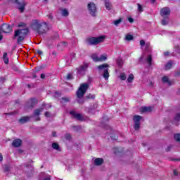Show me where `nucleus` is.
Instances as JSON below:
<instances>
[{
    "label": "nucleus",
    "mask_w": 180,
    "mask_h": 180,
    "mask_svg": "<svg viewBox=\"0 0 180 180\" xmlns=\"http://www.w3.org/2000/svg\"><path fill=\"white\" fill-rule=\"evenodd\" d=\"M60 45L62 46V47H66V46H67V42H65V41L61 42V43H60Z\"/></svg>",
    "instance_id": "680f3d73"
},
{
    "label": "nucleus",
    "mask_w": 180,
    "mask_h": 180,
    "mask_svg": "<svg viewBox=\"0 0 180 180\" xmlns=\"http://www.w3.org/2000/svg\"><path fill=\"white\" fill-rule=\"evenodd\" d=\"M91 58L93 59L94 61H95L96 63H98L100 61V58L99 57H98V55L94 53L91 55Z\"/></svg>",
    "instance_id": "393cba45"
},
{
    "label": "nucleus",
    "mask_w": 180,
    "mask_h": 180,
    "mask_svg": "<svg viewBox=\"0 0 180 180\" xmlns=\"http://www.w3.org/2000/svg\"><path fill=\"white\" fill-rule=\"evenodd\" d=\"M52 148L53 150H56V151H61V148H60V145L57 143H53L51 145Z\"/></svg>",
    "instance_id": "6ab92c4d"
},
{
    "label": "nucleus",
    "mask_w": 180,
    "mask_h": 180,
    "mask_svg": "<svg viewBox=\"0 0 180 180\" xmlns=\"http://www.w3.org/2000/svg\"><path fill=\"white\" fill-rule=\"evenodd\" d=\"M65 139L68 141H71V139H72V137L71 136L70 134H65Z\"/></svg>",
    "instance_id": "f704fd0d"
},
{
    "label": "nucleus",
    "mask_w": 180,
    "mask_h": 180,
    "mask_svg": "<svg viewBox=\"0 0 180 180\" xmlns=\"http://www.w3.org/2000/svg\"><path fill=\"white\" fill-rule=\"evenodd\" d=\"M128 20H129V23H133L134 22V19H133V18H131V17H129L128 18Z\"/></svg>",
    "instance_id": "13d9d810"
},
{
    "label": "nucleus",
    "mask_w": 180,
    "mask_h": 180,
    "mask_svg": "<svg viewBox=\"0 0 180 180\" xmlns=\"http://www.w3.org/2000/svg\"><path fill=\"white\" fill-rule=\"evenodd\" d=\"M171 15V9L169 7H164L160 10V16L167 18Z\"/></svg>",
    "instance_id": "1a4fd4ad"
},
{
    "label": "nucleus",
    "mask_w": 180,
    "mask_h": 180,
    "mask_svg": "<svg viewBox=\"0 0 180 180\" xmlns=\"http://www.w3.org/2000/svg\"><path fill=\"white\" fill-rule=\"evenodd\" d=\"M139 64H144L146 63V53H143L139 59Z\"/></svg>",
    "instance_id": "412c9836"
},
{
    "label": "nucleus",
    "mask_w": 180,
    "mask_h": 180,
    "mask_svg": "<svg viewBox=\"0 0 180 180\" xmlns=\"http://www.w3.org/2000/svg\"><path fill=\"white\" fill-rule=\"evenodd\" d=\"M13 1L15 4L17 9H19L21 13L25 12L26 5H27L25 0H13Z\"/></svg>",
    "instance_id": "0eeeda50"
},
{
    "label": "nucleus",
    "mask_w": 180,
    "mask_h": 180,
    "mask_svg": "<svg viewBox=\"0 0 180 180\" xmlns=\"http://www.w3.org/2000/svg\"><path fill=\"white\" fill-rule=\"evenodd\" d=\"M103 164V160L101 158H98L94 160V165L99 166Z\"/></svg>",
    "instance_id": "2eb2a0df"
},
{
    "label": "nucleus",
    "mask_w": 180,
    "mask_h": 180,
    "mask_svg": "<svg viewBox=\"0 0 180 180\" xmlns=\"http://www.w3.org/2000/svg\"><path fill=\"white\" fill-rule=\"evenodd\" d=\"M133 39H134V37H133V35L127 34L124 40H127V41H131V40H133Z\"/></svg>",
    "instance_id": "a878e982"
},
{
    "label": "nucleus",
    "mask_w": 180,
    "mask_h": 180,
    "mask_svg": "<svg viewBox=\"0 0 180 180\" xmlns=\"http://www.w3.org/2000/svg\"><path fill=\"white\" fill-rule=\"evenodd\" d=\"M146 61H147L149 67H151L153 65V56H151V55H148V58L146 59Z\"/></svg>",
    "instance_id": "aec40b11"
},
{
    "label": "nucleus",
    "mask_w": 180,
    "mask_h": 180,
    "mask_svg": "<svg viewBox=\"0 0 180 180\" xmlns=\"http://www.w3.org/2000/svg\"><path fill=\"white\" fill-rule=\"evenodd\" d=\"M66 79H68V81H70V79H74V76H72V73H68L66 76Z\"/></svg>",
    "instance_id": "e433bc0d"
},
{
    "label": "nucleus",
    "mask_w": 180,
    "mask_h": 180,
    "mask_svg": "<svg viewBox=\"0 0 180 180\" xmlns=\"http://www.w3.org/2000/svg\"><path fill=\"white\" fill-rule=\"evenodd\" d=\"M172 68V62L169 61L165 65V70H171Z\"/></svg>",
    "instance_id": "7c9ffc66"
},
{
    "label": "nucleus",
    "mask_w": 180,
    "mask_h": 180,
    "mask_svg": "<svg viewBox=\"0 0 180 180\" xmlns=\"http://www.w3.org/2000/svg\"><path fill=\"white\" fill-rule=\"evenodd\" d=\"M98 70L101 74H103V78L109 79V64L103 63L98 66Z\"/></svg>",
    "instance_id": "20e7f679"
},
{
    "label": "nucleus",
    "mask_w": 180,
    "mask_h": 180,
    "mask_svg": "<svg viewBox=\"0 0 180 180\" xmlns=\"http://www.w3.org/2000/svg\"><path fill=\"white\" fill-rule=\"evenodd\" d=\"M26 26V24L25 22H20L18 24V27H25Z\"/></svg>",
    "instance_id": "603ef678"
},
{
    "label": "nucleus",
    "mask_w": 180,
    "mask_h": 180,
    "mask_svg": "<svg viewBox=\"0 0 180 180\" xmlns=\"http://www.w3.org/2000/svg\"><path fill=\"white\" fill-rule=\"evenodd\" d=\"M162 81L163 82L167 83L168 85L171 86V82H169V79H168V77L165 76L162 77Z\"/></svg>",
    "instance_id": "2f4dec72"
},
{
    "label": "nucleus",
    "mask_w": 180,
    "mask_h": 180,
    "mask_svg": "<svg viewBox=\"0 0 180 180\" xmlns=\"http://www.w3.org/2000/svg\"><path fill=\"white\" fill-rule=\"evenodd\" d=\"M28 33L29 29L27 28L17 30L14 32L13 39H16V37H18L17 44H20V42L25 40V38L26 37Z\"/></svg>",
    "instance_id": "f03ea898"
},
{
    "label": "nucleus",
    "mask_w": 180,
    "mask_h": 180,
    "mask_svg": "<svg viewBox=\"0 0 180 180\" xmlns=\"http://www.w3.org/2000/svg\"><path fill=\"white\" fill-rule=\"evenodd\" d=\"M120 79H122V81H124V79H126V74L121 73L120 75Z\"/></svg>",
    "instance_id": "37998d69"
},
{
    "label": "nucleus",
    "mask_w": 180,
    "mask_h": 180,
    "mask_svg": "<svg viewBox=\"0 0 180 180\" xmlns=\"http://www.w3.org/2000/svg\"><path fill=\"white\" fill-rule=\"evenodd\" d=\"M134 79V75L133 74H130L129 77L127 78V81L129 84L133 82V80Z\"/></svg>",
    "instance_id": "c756f323"
},
{
    "label": "nucleus",
    "mask_w": 180,
    "mask_h": 180,
    "mask_svg": "<svg viewBox=\"0 0 180 180\" xmlns=\"http://www.w3.org/2000/svg\"><path fill=\"white\" fill-rule=\"evenodd\" d=\"M53 137H57V134L56 132H52Z\"/></svg>",
    "instance_id": "338daca9"
},
{
    "label": "nucleus",
    "mask_w": 180,
    "mask_h": 180,
    "mask_svg": "<svg viewBox=\"0 0 180 180\" xmlns=\"http://www.w3.org/2000/svg\"><path fill=\"white\" fill-rule=\"evenodd\" d=\"M140 45L141 47H144L146 46V41L144 40H141Z\"/></svg>",
    "instance_id": "09e8293b"
},
{
    "label": "nucleus",
    "mask_w": 180,
    "mask_h": 180,
    "mask_svg": "<svg viewBox=\"0 0 180 180\" xmlns=\"http://www.w3.org/2000/svg\"><path fill=\"white\" fill-rule=\"evenodd\" d=\"M141 112L142 113H146V112H151V107H141Z\"/></svg>",
    "instance_id": "4be33fe9"
},
{
    "label": "nucleus",
    "mask_w": 180,
    "mask_h": 180,
    "mask_svg": "<svg viewBox=\"0 0 180 180\" xmlns=\"http://www.w3.org/2000/svg\"><path fill=\"white\" fill-rule=\"evenodd\" d=\"M43 110H44V107H41L39 109L34 110V115L39 116L40 115V113H41V112H43Z\"/></svg>",
    "instance_id": "a211bd4d"
},
{
    "label": "nucleus",
    "mask_w": 180,
    "mask_h": 180,
    "mask_svg": "<svg viewBox=\"0 0 180 180\" xmlns=\"http://www.w3.org/2000/svg\"><path fill=\"white\" fill-rule=\"evenodd\" d=\"M37 103V100L36 98H32L29 102H28V106L29 108H34L36 104Z\"/></svg>",
    "instance_id": "ddd939ff"
},
{
    "label": "nucleus",
    "mask_w": 180,
    "mask_h": 180,
    "mask_svg": "<svg viewBox=\"0 0 180 180\" xmlns=\"http://www.w3.org/2000/svg\"><path fill=\"white\" fill-rule=\"evenodd\" d=\"M13 147L18 148L22 146V140L20 139H17L13 141L12 143Z\"/></svg>",
    "instance_id": "f8f14e48"
},
{
    "label": "nucleus",
    "mask_w": 180,
    "mask_h": 180,
    "mask_svg": "<svg viewBox=\"0 0 180 180\" xmlns=\"http://www.w3.org/2000/svg\"><path fill=\"white\" fill-rule=\"evenodd\" d=\"M45 116H46V117H51V114L50 113V112L46 111V112H45Z\"/></svg>",
    "instance_id": "864d4df0"
},
{
    "label": "nucleus",
    "mask_w": 180,
    "mask_h": 180,
    "mask_svg": "<svg viewBox=\"0 0 180 180\" xmlns=\"http://www.w3.org/2000/svg\"><path fill=\"white\" fill-rule=\"evenodd\" d=\"M11 171V167L9 166H6L4 167V172H9Z\"/></svg>",
    "instance_id": "de8ad7c7"
},
{
    "label": "nucleus",
    "mask_w": 180,
    "mask_h": 180,
    "mask_svg": "<svg viewBox=\"0 0 180 180\" xmlns=\"http://www.w3.org/2000/svg\"><path fill=\"white\" fill-rule=\"evenodd\" d=\"M70 113L72 115V116H73V117H75V119H76L77 120H79V121H82L84 120V118L82 117V115H81V114H78L77 112H75V111H70Z\"/></svg>",
    "instance_id": "9b49d317"
},
{
    "label": "nucleus",
    "mask_w": 180,
    "mask_h": 180,
    "mask_svg": "<svg viewBox=\"0 0 180 180\" xmlns=\"http://www.w3.org/2000/svg\"><path fill=\"white\" fill-rule=\"evenodd\" d=\"M88 88H89V85L88 84L84 83L83 84H81L76 93L77 98H82V96L85 95V93L86 92V91H88Z\"/></svg>",
    "instance_id": "423d86ee"
},
{
    "label": "nucleus",
    "mask_w": 180,
    "mask_h": 180,
    "mask_svg": "<svg viewBox=\"0 0 180 180\" xmlns=\"http://www.w3.org/2000/svg\"><path fill=\"white\" fill-rule=\"evenodd\" d=\"M105 6L107 11H110V9H112V3L110 2V0H105Z\"/></svg>",
    "instance_id": "4468645a"
},
{
    "label": "nucleus",
    "mask_w": 180,
    "mask_h": 180,
    "mask_svg": "<svg viewBox=\"0 0 180 180\" xmlns=\"http://www.w3.org/2000/svg\"><path fill=\"white\" fill-rule=\"evenodd\" d=\"M105 40L104 36H100L98 37H92L86 39V43L88 46H97L99 43H102Z\"/></svg>",
    "instance_id": "7ed1b4c3"
},
{
    "label": "nucleus",
    "mask_w": 180,
    "mask_h": 180,
    "mask_svg": "<svg viewBox=\"0 0 180 180\" xmlns=\"http://www.w3.org/2000/svg\"><path fill=\"white\" fill-rule=\"evenodd\" d=\"M72 129L74 131H78V130H81V129H82V127H81V125H79V126L74 125L72 127Z\"/></svg>",
    "instance_id": "72a5a7b5"
},
{
    "label": "nucleus",
    "mask_w": 180,
    "mask_h": 180,
    "mask_svg": "<svg viewBox=\"0 0 180 180\" xmlns=\"http://www.w3.org/2000/svg\"><path fill=\"white\" fill-rule=\"evenodd\" d=\"M30 119V117H23L19 120V122L21 123L22 124H23L25 123H27V122H29Z\"/></svg>",
    "instance_id": "dca6fc26"
},
{
    "label": "nucleus",
    "mask_w": 180,
    "mask_h": 180,
    "mask_svg": "<svg viewBox=\"0 0 180 180\" xmlns=\"http://www.w3.org/2000/svg\"><path fill=\"white\" fill-rule=\"evenodd\" d=\"M134 128L135 130H139L140 129V122H134Z\"/></svg>",
    "instance_id": "c9c22d12"
},
{
    "label": "nucleus",
    "mask_w": 180,
    "mask_h": 180,
    "mask_svg": "<svg viewBox=\"0 0 180 180\" xmlns=\"http://www.w3.org/2000/svg\"><path fill=\"white\" fill-rule=\"evenodd\" d=\"M2 27H0V41L4 39V36L2 35Z\"/></svg>",
    "instance_id": "8fccbe9b"
},
{
    "label": "nucleus",
    "mask_w": 180,
    "mask_h": 180,
    "mask_svg": "<svg viewBox=\"0 0 180 180\" xmlns=\"http://www.w3.org/2000/svg\"><path fill=\"white\" fill-rule=\"evenodd\" d=\"M101 124H102L103 127H104V129H105L106 130H109V129H110V127H109V125L103 123V122H101Z\"/></svg>",
    "instance_id": "79ce46f5"
},
{
    "label": "nucleus",
    "mask_w": 180,
    "mask_h": 180,
    "mask_svg": "<svg viewBox=\"0 0 180 180\" xmlns=\"http://www.w3.org/2000/svg\"><path fill=\"white\" fill-rule=\"evenodd\" d=\"M60 96H61V94H60V93L58 92L55 93V98H60Z\"/></svg>",
    "instance_id": "052dcab7"
},
{
    "label": "nucleus",
    "mask_w": 180,
    "mask_h": 180,
    "mask_svg": "<svg viewBox=\"0 0 180 180\" xmlns=\"http://www.w3.org/2000/svg\"><path fill=\"white\" fill-rule=\"evenodd\" d=\"M89 67V63H84L76 68L77 77H84L86 74V71Z\"/></svg>",
    "instance_id": "39448f33"
},
{
    "label": "nucleus",
    "mask_w": 180,
    "mask_h": 180,
    "mask_svg": "<svg viewBox=\"0 0 180 180\" xmlns=\"http://www.w3.org/2000/svg\"><path fill=\"white\" fill-rule=\"evenodd\" d=\"M150 44L149 43H146L145 44V51H150Z\"/></svg>",
    "instance_id": "58836bf2"
},
{
    "label": "nucleus",
    "mask_w": 180,
    "mask_h": 180,
    "mask_svg": "<svg viewBox=\"0 0 180 180\" xmlns=\"http://www.w3.org/2000/svg\"><path fill=\"white\" fill-rule=\"evenodd\" d=\"M174 120L176 122H179V120H180V112H178L177 114H176V115L174 116Z\"/></svg>",
    "instance_id": "ea45409f"
},
{
    "label": "nucleus",
    "mask_w": 180,
    "mask_h": 180,
    "mask_svg": "<svg viewBox=\"0 0 180 180\" xmlns=\"http://www.w3.org/2000/svg\"><path fill=\"white\" fill-rule=\"evenodd\" d=\"M61 13H62V16H65V17H67L68 16V15H70V13H68V10L65 8L61 11Z\"/></svg>",
    "instance_id": "bb28decb"
},
{
    "label": "nucleus",
    "mask_w": 180,
    "mask_h": 180,
    "mask_svg": "<svg viewBox=\"0 0 180 180\" xmlns=\"http://www.w3.org/2000/svg\"><path fill=\"white\" fill-rule=\"evenodd\" d=\"M41 78L42 79H44V78H46V75H44V74H41Z\"/></svg>",
    "instance_id": "0e129e2a"
},
{
    "label": "nucleus",
    "mask_w": 180,
    "mask_h": 180,
    "mask_svg": "<svg viewBox=\"0 0 180 180\" xmlns=\"http://www.w3.org/2000/svg\"><path fill=\"white\" fill-rule=\"evenodd\" d=\"M174 50L176 53H179V46H174Z\"/></svg>",
    "instance_id": "4d7b16f0"
},
{
    "label": "nucleus",
    "mask_w": 180,
    "mask_h": 180,
    "mask_svg": "<svg viewBox=\"0 0 180 180\" xmlns=\"http://www.w3.org/2000/svg\"><path fill=\"white\" fill-rule=\"evenodd\" d=\"M89 113H95V110L92 108H89Z\"/></svg>",
    "instance_id": "6e6d98bb"
},
{
    "label": "nucleus",
    "mask_w": 180,
    "mask_h": 180,
    "mask_svg": "<svg viewBox=\"0 0 180 180\" xmlns=\"http://www.w3.org/2000/svg\"><path fill=\"white\" fill-rule=\"evenodd\" d=\"M58 37H59L58 34V33H56L55 35H53V36L51 37V39H52V40H56V39H58Z\"/></svg>",
    "instance_id": "49530a36"
},
{
    "label": "nucleus",
    "mask_w": 180,
    "mask_h": 180,
    "mask_svg": "<svg viewBox=\"0 0 180 180\" xmlns=\"http://www.w3.org/2000/svg\"><path fill=\"white\" fill-rule=\"evenodd\" d=\"M86 99H95V95L94 94H89L86 96Z\"/></svg>",
    "instance_id": "a19ab883"
},
{
    "label": "nucleus",
    "mask_w": 180,
    "mask_h": 180,
    "mask_svg": "<svg viewBox=\"0 0 180 180\" xmlns=\"http://www.w3.org/2000/svg\"><path fill=\"white\" fill-rule=\"evenodd\" d=\"M123 20L122 19V18H120V19H118V20H115L114 22H113V23H114V25H115V26H119V25H120V23H122V21Z\"/></svg>",
    "instance_id": "473e14b6"
},
{
    "label": "nucleus",
    "mask_w": 180,
    "mask_h": 180,
    "mask_svg": "<svg viewBox=\"0 0 180 180\" xmlns=\"http://www.w3.org/2000/svg\"><path fill=\"white\" fill-rule=\"evenodd\" d=\"M173 174L174 175V176H178V175H179V174L178 173V171H176V169L173 170Z\"/></svg>",
    "instance_id": "5fc2aeb1"
},
{
    "label": "nucleus",
    "mask_w": 180,
    "mask_h": 180,
    "mask_svg": "<svg viewBox=\"0 0 180 180\" xmlns=\"http://www.w3.org/2000/svg\"><path fill=\"white\" fill-rule=\"evenodd\" d=\"M37 54H39V56L43 55V51H41V50L37 51Z\"/></svg>",
    "instance_id": "e2e57ef3"
},
{
    "label": "nucleus",
    "mask_w": 180,
    "mask_h": 180,
    "mask_svg": "<svg viewBox=\"0 0 180 180\" xmlns=\"http://www.w3.org/2000/svg\"><path fill=\"white\" fill-rule=\"evenodd\" d=\"M31 29L37 33V34H46L50 30V25L44 21L40 20H33L31 22Z\"/></svg>",
    "instance_id": "f257e3e1"
},
{
    "label": "nucleus",
    "mask_w": 180,
    "mask_h": 180,
    "mask_svg": "<svg viewBox=\"0 0 180 180\" xmlns=\"http://www.w3.org/2000/svg\"><path fill=\"white\" fill-rule=\"evenodd\" d=\"M169 23V18L168 16L163 17V19L162 20V25L163 26H167Z\"/></svg>",
    "instance_id": "f3484780"
},
{
    "label": "nucleus",
    "mask_w": 180,
    "mask_h": 180,
    "mask_svg": "<svg viewBox=\"0 0 180 180\" xmlns=\"http://www.w3.org/2000/svg\"><path fill=\"white\" fill-rule=\"evenodd\" d=\"M4 160V157L2 156V154L0 153V161H3Z\"/></svg>",
    "instance_id": "774afa93"
},
{
    "label": "nucleus",
    "mask_w": 180,
    "mask_h": 180,
    "mask_svg": "<svg viewBox=\"0 0 180 180\" xmlns=\"http://www.w3.org/2000/svg\"><path fill=\"white\" fill-rule=\"evenodd\" d=\"M174 139L176 140V141L180 143V134H174Z\"/></svg>",
    "instance_id": "4c0bfd02"
},
{
    "label": "nucleus",
    "mask_w": 180,
    "mask_h": 180,
    "mask_svg": "<svg viewBox=\"0 0 180 180\" xmlns=\"http://www.w3.org/2000/svg\"><path fill=\"white\" fill-rule=\"evenodd\" d=\"M139 12H143V6L140 4H137Z\"/></svg>",
    "instance_id": "a18cd8bd"
},
{
    "label": "nucleus",
    "mask_w": 180,
    "mask_h": 180,
    "mask_svg": "<svg viewBox=\"0 0 180 180\" xmlns=\"http://www.w3.org/2000/svg\"><path fill=\"white\" fill-rule=\"evenodd\" d=\"M100 61H105L108 57L105 55H101L100 57Z\"/></svg>",
    "instance_id": "c03bdc74"
},
{
    "label": "nucleus",
    "mask_w": 180,
    "mask_h": 180,
    "mask_svg": "<svg viewBox=\"0 0 180 180\" xmlns=\"http://www.w3.org/2000/svg\"><path fill=\"white\" fill-rule=\"evenodd\" d=\"M3 60L4 63L9 64V58H8V53H4L3 55Z\"/></svg>",
    "instance_id": "5701e85b"
},
{
    "label": "nucleus",
    "mask_w": 180,
    "mask_h": 180,
    "mask_svg": "<svg viewBox=\"0 0 180 180\" xmlns=\"http://www.w3.org/2000/svg\"><path fill=\"white\" fill-rule=\"evenodd\" d=\"M110 138L112 139V140H117V136L115 134H111Z\"/></svg>",
    "instance_id": "3c124183"
},
{
    "label": "nucleus",
    "mask_w": 180,
    "mask_h": 180,
    "mask_svg": "<svg viewBox=\"0 0 180 180\" xmlns=\"http://www.w3.org/2000/svg\"><path fill=\"white\" fill-rule=\"evenodd\" d=\"M1 31L3 33H11L12 32V26L6 23L2 24Z\"/></svg>",
    "instance_id": "9d476101"
},
{
    "label": "nucleus",
    "mask_w": 180,
    "mask_h": 180,
    "mask_svg": "<svg viewBox=\"0 0 180 180\" xmlns=\"http://www.w3.org/2000/svg\"><path fill=\"white\" fill-rule=\"evenodd\" d=\"M175 75H176V77H179L180 76V72L179 71L176 72L175 73Z\"/></svg>",
    "instance_id": "69168bd1"
},
{
    "label": "nucleus",
    "mask_w": 180,
    "mask_h": 180,
    "mask_svg": "<svg viewBox=\"0 0 180 180\" xmlns=\"http://www.w3.org/2000/svg\"><path fill=\"white\" fill-rule=\"evenodd\" d=\"M143 117L140 116V115H135L133 117V120L134 122V123H140V120L142 119Z\"/></svg>",
    "instance_id": "b1692460"
},
{
    "label": "nucleus",
    "mask_w": 180,
    "mask_h": 180,
    "mask_svg": "<svg viewBox=\"0 0 180 180\" xmlns=\"http://www.w3.org/2000/svg\"><path fill=\"white\" fill-rule=\"evenodd\" d=\"M88 11L91 16H96V5L94 3H89L87 5Z\"/></svg>",
    "instance_id": "6e6552de"
},
{
    "label": "nucleus",
    "mask_w": 180,
    "mask_h": 180,
    "mask_svg": "<svg viewBox=\"0 0 180 180\" xmlns=\"http://www.w3.org/2000/svg\"><path fill=\"white\" fill-rule=\"evenodd\" d=\"M70 102V98L68 97H63L60 103L63 105L64 103H68Z\"/></svg>",
    "instance_id": "c85d7f7f"
},
{
    "label": "nucleus",
    "mask_w": 180,
    "mask_h": 180,
    "mask_svg": "<svg viewBox=\"0 0 180 180\" xmlns=\"http://www.w3.org/2000/svg\"><path fill=\"white\" fill-rule=\"evenodd\" d=\"M171 148H172V146H168L166 148V151H171Z\"/></svg>",
    "instance_id": "bf43d9fd"
},
{
    "label": "nucleus",
    "mask_w": 180,
    "mask_h": 180,
    "mask_svg": "<svg viewBox=\"0 0 180 180\" xmlns=\"http://www.w3.org/2000/svg\"><path fill=\"white\" fill-rule=\"evenodd\" d=\"M117 64L120 68H122L123 67V60L122 58L117 59Z\"/></svg>",
    "instance_id": "cd10ccee"
}]
</instances>
